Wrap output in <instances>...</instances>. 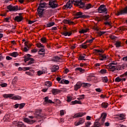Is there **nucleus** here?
I'll return each instance as SVG.
<instances>
[{"label": "nucleus", "instance_id": "nucleus-1", "mask_svg": "<svg viewBox=\"0 0 127 127\" xmlns=\"http://www.w3.org/2000/svg\"><path fill=\"white\" fill-rule=\"evenodd\" d=\"M106 118H107V113H103L101 114V116L100 118L99 119L98 121L99 122H94L93 126H92L91 127H100L104 125L105 123V121H106Z\"/></svg>", "mask_w": 127, "mask_h": 127}, {"label": "nucleus", "instance_id": "nucleus-2", "mask_svg": "<svg viewBox=\"0 0 127 127\" xmlns=\"http://www.w3.org/2000/svg\"><path fill=\"white\" fill-rule=\"evenodd\" d=\"M46 5H47V4L46 2L41 3V1H40L37 10L40 17H42L43 15V11H44V9L43 8H44Z\"/></svg>", "mask_w": 127, "mask_h": 127}, {"label": "nucleus", "instance_id": "nucleus-3", "mask_svg": "<svg viewBox=\"0 0 127 127\" xmlns=\"http://www.w3.org/2000/svg\"><path fill=\"white\" fill-rule=\"evenodd\" d=\"M95 53L96 55H100L99 59L101 61H104V60H106L107 59V56L106 55L102 54L105 52V51L101 49V50H97L95 49Z\"/></svg>", "mask_w": 127, "mask_h": 127}, {"label": "nucleus", "instance_id": "nucleus-4", "mask_svg": "<svg viewBox=\"0 0 127 127\" xmlns=\"http://www.w3.org/2000/svg\"><path fill=\"white\" fill-rule=\"evenodd\" d=\"M71 3L74 4L76 6H78L79 8H84L86 3L82 1V0H73L71 1Z\"/></svg>", "mask_w": 127, "mask_h": 127}, {"label": "nucleus", "instance_id": "nucleus-5", "mask_svg": "<svg viewBox=\"0 0 127 127\" xmlns=\"http://www.w3.org/2000/svg\"><path fill=\"white\" fill-rule=\"evenodd\" d=\"M98 9L99 13H107V10H108L106 8V6L104 4L100 5Z\"/></svg>", "mask_w": 127, "mask_h": 127}, {"label": "nucleus", "instance_id": "nucleus-6", "mask_svg": "<svg viewBox=\"0 0 127 127\" xmlns=\"http://www.w3.org/2000/svg\"><path fill=\"white\" fill-rule=\"evenodd\" d=\"M7 8L9 10V11H17V10H18V6H12L11 5H9L7 6Z\"/></svg>", "mask_w": 127, "mask_h": 127}, {"label": "nucleus", "instance_id": "nucleus-7", "mask_svg": "<svg viewBox=\"0 0 127 127\" xmlns=\"http://www.w3.org/2000/svg\"><path fill=\"white\" fill-rule=\"evenodd\" d=\"M127 14V6L124 9L117 11V15Z\"/></svg>", "mask_w": 127, "mask_h": 127}, {"label": "nucleus", "instance_id": "nucleus-8", "mask_svg": "<svg viewBox=\"0 0 127 127\" xmlns=\"http://www.w3.org/2000/svg\"><path fill=\"white\" fill-rule=\"evenodd\" d=\"M49 5L50 7L52 8H56V7H58V3H56V0L50 1L49 2Z\"/></svg>", "mask_w": 127, "mask_h": 127}, {"label": "nucleus", "instance_id": "nucleus-9", "mask_svg": "<svg viewBox=\"0 0 127 127\" xmlns=\"http://www.w3.org/2000/svg\"><path fill=\"white\" fill-rule=\"evenodd\" d=\"M75 18L78 19V18H85L86 15H83V12H77L75 13Z\"/></svg>", "mask_w": 127, "mask_h": 127}, {"label": "nucleus", "instance_id": "nucleus-10", "mask_svg": "<svg viewBox=\"0 0 127 127\" xmlns=\"http://www.w3.org/2000/svg\"><path fill=\"white\" fill-rule=\"evenodd\" d=\"M85 123V118H80L78 120V121L75 122L74 123V126L76 127H78V126H80V125H83Z\"/></svg>", "mask_w": 127, "mask_h": 127}, {"label": "nucleus", "instance_id": "nucleus-11", "mask_svg": "<svg viewBox=\"0 0 127 127\" xmlns=\"http://www.w3.org/2000/svg\"><path fill=\"white\" fill-rule=\"evenodd\" d=\"M13 125H15V126L17 127H26V126L22 122L14 121L13 122Z\"/></svg>", "mask_w": 127, "mask_h": 127}, {"label": "nucleus", "instance_id": "nucleus-12", "mask_svg": "<svg viewBox=\"0 0 127 127\" xmlns=\"http://www.w3.org/2000/svg\"><path fill=\"white\" fill-rule=\"evenodd\" d=\"M81 87H82V82L78 81L74 86V91H77L79 89H81Z\"/></svg>", "mask_w": 127, "mask_h": 127}, {"label": "nucleus", "instance_id": "nucleus-13", "mask_svg": "<svg viewBox=\"0 0 127 127\" xmlns=\"http://www.w3.org/2000/svg\"><path fill=\"white\" fill-rule=\"evenodd\" d=\"M86 115L85 112H79L75 114L73 116V119H76V118H81L83 117V116H85Z\"/></svg>", "mask_w": 127, "mask_h": 127}, {"label": "nucleus", "instance_id": "nucleus-14", "mask_svg": "<svg viewBox=\"0 0 127 127\" xmlns=\"http://www.w3.org/2000/svg\"><path fill=\"white\" fill-rule=\"evenodd\" d=\"M24 122L25 123H27V124H29V125H33L36 122L35 120H30L28 118H26L24 119Z\"/></svg>", "mask_w": 127, "mask_h": 127}, {"label": "nucleus", "instance_id": "nucleus-15", "mask_svg": "<svg viewBox=\"0 0 127 127\" xmlns=\"http://www.w3.org/2000/svg\"><path fill=\"white\" fill-rule=\"evenodd\" d=\"M112 118L115 119V121H119V120H125L126 119V116H125V115L124 114H120L119 116H117V117Z\"/></svg>", "mask_w": 127, "mask_h": 127}, {"label": "nucleus", "instance_id": "nucleus-16", "mask_svg": "<svg viewBox=\"0 0 127 127\" xmlns=\"http://www.w3.org/2000/svg\"><path fill=\"white\" fill-rule=\"evenodd\" d=\"M62 35H64V36H71L72 35V32H68L67 31H64L61 33Z\"/></svg>", "mask_w": 127, "mask_h": 127}, {"label": "nucleus", "instance_id": "nucleus-17", "mask_svg": "<svg viewBox=\"0 0 127 127\" xmlns=\"http://www.w3.org/2000/svg\"><path fill=\"white\" fill-rule=\"evenodd\" d=\"M22 41H23V42H24V45H25V46H26V47H24V48H27V47L28 48H30L31 46H32V44H31L27 41H25V39H23L22 40Z\"/></svg>", "mask_w": 127, "mask_h": 127}, {"label": "nucleus", "instance_id": "nucleus-18", "mask_svg": "<svg viewBox=\"0 0 127 127\" xmlns=\"http://www.w3.org/2000/svg\"><path fill=\"white\" fill-rule=\"evenodd\" d=\"M45 103H46V104H54V102L52 101V100L49 99V97H48V96L45 97Z\"/></svg>", "mask_w": 127, "mask_h": 127}, {"label": "nucleus", "instance_id": "nucleus-19", "mask_svg": "<svg viewBox=\"0 0 127 127\" xmlns=\"http://www.w3.org/2000/svg\"><path fill=\"white\" fill-rule=\"evenodd\" d=\"M61 92V90L58 89H53L52 90V93L53 95H57L58 94H60V93Z\"/></svg>", "mask_w": 127, "mask_h": 127}, {"label": "nucleus", "instance_id": "nucleus-20", "mask_svg": "<svg viewBox=\"0 0 127 127\" xmlns=\"http://www.w3.org/2000/svg\"><path fill=\"white\" fill-rule=\"evenodd\" d=\"M64 7L65 9H67V8L70 9V8L72 7V4L70 2V1H69L64 5Z\"/></svg>", "mask_w": 127, "mask_h": 127}, {"label": "nucleus", "instance_id": "nucleus-21", "mask_svg": "<svg viewBox=\"0 0 127 127\" xmlns=\"http://www.w3.org/2000/svg\"><path fill=\"white\" fill-rule=\"evenodd\" d=\"M23 19V18L21 16H16L14 18L15 21H17V22H20Z\"/></svg>", "mask_w": 127, "mask_h": 127}, {"label": "nucleus", "instance_id": "nucleus-22", "mask_svg": "<svg viewBox=\"0 0 127 127\" xmlns=\"http://www.w3.org/2000/svg\"><path fill=\"white\" fill-rule=\"evenodd\" d=\"M14 96V94H4L3 95V98H9V99H12V97Z\"/></svg>", "mask_w": 127, "mask_h": 127}, {"label": "nucleus", "instance_id": "nucleus-23", "mask_svg": "<svg viewBox=\"0 0 127 127\" xmlns=\"http://www.w3.org/2000/svg\"><path fill=\"white\" fill-rule=\"evenodd\" d=\"M59 70V66L58 65H54L51 68L52 72H56V71H58Z\"/></svg>", "mask_w": 127, "mask_h": 127}, {"label": "nucleus", "instance_id": "nucleus-24", "mask_svg": "<svg viewBox=\"0 0 127 127\" xmlns=\"http://www.w3.org/2000/svg\"><path fill=\"white\" fill-rule=\"evenodd\" d=\"M11 100H21V96H19L18 95H16V96H13L12 97V99Z\"/></svg>", "mask_w": 127, "mask_h": 127}, {"label": "nucleus", "instance_id": "nucleus-25", "mask_svg": "<svg viewBox=\"0 0 127 127\" xmlns=\"http://www.w3.org/2000/svg\"><path fill=\"white\" fill-rule=\"evenodd\" d=\"M38 53L40 55H44L45 54V49H41L39 52Z\"/></svg>", "mask_w": 127, "mask_h": 127}, {"label": "nucleus", "instance_id": "nucleus-26", "mask_svg": "<svg viewBox=\"0 0 127 127\" xmlns=\"http://www.w3.org/2000/svg\"><path fill=\"white\" fill-rule=\"evenodd\" d=\"M45 86H47V87H48V88H50V87H51V86H52V82L51 81H46L45 83Z\"/></svg>", "mask_w": 127, "mask_h": 127}, {"label": "nucleus", "instance_id": "nucleus-27", "mask_svg": "<svg viewBox=\"0 0 127 127\" xmlns=\"http://www.w3.org/2000/svg\"><path fill=\"white\" fill-rule=\"evenodd\" d=\"M105 68L108 69V71H112V63H110L108 65H106Z\"/></svg>", "mask_w": 127, "mask_h": 127}, {"label": "nucleus", "instance_id": "nucleus-28", "mask_svg": "<svg viewBox=\"0 0 127 127\" xmlns=\"http://www.w3.org/2000/svg\"><path fill=\"white\" fill-rule=\"evenodd\" d=\"M64 23H67L68 24H74V22L71 21L69 20H64Z\"/></svg>", "mask_w": 127, "mask_h": 127}, {"label": "nucleus", "instance_id": "nucleus-29", "mask_svg": "<svg viewBox=\"0 0 127 127\" xmlns=\"http://www.w3.org/2000/svg\"><path fill=\"white\" fill-rule=\"evenodd\" d=\"M27 56H28V57H25V59H24V62H25V63L27 62V61H29V60H30L31 59V58H30V56H31L30 55L28 54V55H27Z\"/></svg>", "mask_w": 127, "mask_h": 127}, {"label": "nucleus", "instance_id": "nucleus-30", "mask_svg": "<svg viewBox=\"0 0 127 127\" xmlns=\"http://www.w3.org/2000/svg\"><path fill=\"white\" fill-rule=\"evenodd\" d=\"M60 57H58V56H54L53 58V61H54L55 62H59V60H60Z\"/></svg>", "mask_w": 127, "mask_h": 127}, {"label": "nucleus", "instance_id": "nucleus-31", "mask_svg": "<svg viewBox=\"0 0 127 127\" xmlns=\"http://www.w3.org/2000/svg\"><path fill=\"white\" fill-rule=\"evenodd\" d=\"M71 104L72 105H76V104L82 105V102H81L80 101L75 100V101H72Z\"/></svg>", "mask_w": 127, "mask_h": 127}, {"label": "nucleus", "instance_id": "nucleus-32", "mask_svg": "<svg viewBox=\"0 0 127 127\" xmlns=\"http://www.w3.org/2000/svg\"><path fill=\"white\" fill-rule=\"evenodd\" d=\"M92 7V4H87L86 6L84 5V7L83 8H82V9H90V8H91Z\"/></svg>", "mask_w": 127, "mask_h": 127}, {"label": "nucleus", "instance_id": "nucleus-33", "mask_svg": "<svg viewBox=\"0 0 127 127\" xmlns=\"http://www.w3.org/2000/svg\"><path fill=\"white\" fill-rule=\"evenodd\" d=\"M108 103H106V102H103L101 104V106H102V108H103V109H107V107H108Z\"/></svg>", "mask_w": 127, "mask_h": 127}, {"label": "nucleus", "instance_id": "nucleus-34", "mask_svg": "<svg viewBox=\"0 0 127 127\" xmlns=\"http://www.w3.org/2000/svg\"><path fill=\"white\" fill-rule=\"evenodd\" d=\"M90 86H91V84L90 83L82 82V87L83 88H86V87H90Z\"/></svg>", "mask_w": 127, "mask_h": 127}, {"label": "nucleus", "instance_id": "nucleus-35", "mask_svg": "<svg viewBox=\"0 0 127 127\" xmlns=\"http://www.w3.org/2000/svg\"><path fill=\"white\" fill-rule=\"evenodd\" d=\"M18 55V53L16 52H13L10 54V56H12V57H17V56Z\"/></svg>", "mask_w": 127, "mask_h": 127}, {"label": "nucleus", "instance_id": "nucleus-36", "mask_svg": "<svg viewBox=\"0 0 127 127\" xmlns=\"http://www.w3.org/2000/svg\"><path fill=\"white\" fill-rule=\"evenodd\" d=\"M89 31L88 28H85L81 30L80 31H79V33H86Z\"/></svg>", "mask_w": 127, "mask_h": 127}, {"label": "nucleus", "instance_id": "nucleus-37", "mask_svg": "<svg viewBox=\"0 0 127 127\" xmlns=\"http://www.w3.org/2000/svg\"><path fill=\"white\" fill-rule=\"evenodd\" d=\"M122 43L120 42L119 41H117L115 45H116V47L119 48V47H122Z\"/></svg>", "mask_w": 127, "mask_h": 127}, {"label": "nucleus", "instance_id": "nucleus-38", "mask_svg": "<svg viewBox=\"0 0 127 127\" xmlns=\"http://www.w3.org/2000/svg\"><path fill=\"white\" fill-rule=\"evenodd\" d=\"M34 63V59L33 58H31L28 63V65H31Z\"/></svg>", "mask_w": 127, "mask_h": 127}, {"label": "nucleus", "instance_id": "nucleus-39", "mask_svg": "<svg viewBox=\"0 0 127 127\" xmlns=\"http://www.w3.org/2000/svg\"><path fill=\"white\" fill-rule=\"evenodd\" d=\"M79 97L77 98V99L78 100V101H80V100H83V99H85V95L84 94L79 95Z\"/></svg>", "mask_w": 127, "mask_h": 127}, {"label": "nucleus", "instance_id": "nucleus-40", "mask_svg": "<svg viewBox=\"0 0 127 127\" xmlns=\"http://www.w3.org/2000/svg\"><path fill=\"white\" fill-rule=\"evenodd\" d=\"M55 24V23L52 22L47 24V27H51V26H53Z\"/></svg>", "mask_w": 127, "mask_h": 127}, {"label": "nucleus", "instance_id": "nucleus-41", "mask_svg": "<svg viewBox=\"0 0 127 127\" xmlns=\"http://www.w3.org/2000/svg\"><path fill=\"white\" fill-rule=\"evenodd\" d=\"M75 71H79V72H80L81 73L83 72V71H84V69H83L81 67H76L75 68Z\"/></svg>", "mask_w": 127, "mask_h": 127}, {"label": "nucleus", "instance_id": "nucleus-42", "mask_svg": "<svg viewBox=\"0 0 127 127\" xmlns=\"http://www.w3.org/2000/svg\"><path fill=\"white\" fill-rule=\"evenodd\" d=\"M47 41L46 38L45 37H43L41 39V42L42 43H46Z\"/></svg>", "mask_w": 127, "mask_h": 127}, {"label": "nucleus", "instance_id": "nucleus-43", "mask_svg": "<svg viewBox=\"0 0 127 127\" xmlns=\"http://www.w3.org/2000/svg\"><path fill=\"white\" fill-rule=\"evenodd\" d=\"M16 82H17V77H15L14 78V79H13L11 83L12 84V85H14L15 84V83H16Z\"/></svg>", "mask_w": 127, "mask_h": 127}, {"label": "nucleus", "instance_id": "nucleus-44", "mask_svg": "<svg viewBox=\"0 0 127 127\" xmlns=\"http://www.w3.org/2000/svg\"><path fill=\"white\" fill-rule=\"evenodd\" d=\"M37 47H38L39 48H44V45H42V44H41L40 43H39L37 44Z\"/></svg>", "mask_w": 127, "mask_h": 127}, {"label": "nucleus", "instance_id": "nucleus-45", "mask_svg": "<svg viewBox=\"0 0 127 127\" xmlns=\"http://www.w3.org/2000/svg\"><path fill=\"white\" fill-rule=\"evenodd\" d=\"M25 106V103H21L19 104V109H23Z\"/></svg>", "mask_w": 127, "mask_h": 127}, {"label": "nucleus", "instance_id": "nucleus-46", "mask_svg": "<svg viewBox=\"0 0 127 127\" xmlns=\"http://www.w3.org/2000/svg\"><path fill=\"white\" fill-rule=\"evenodd\" d=\"M108 77H104L102 78V81L103 83H108Z\"/></svg>", "mask_w": 127, "mask_h": 127}, {"label": "nucleus", "instance_id": "nucleus-47", "mask_svg": "<svg viewBox=\"0 0 127 127\" xmlns=\"http://www.w3.org/2000/svg\"><path fill=\"white\" fill-rule=\"evenodd\" d=\"M92 125V123L90 122H87L85 124V127H90V126Z\"/></svg>", "mask_w": 127, "mask_h": 127}, {"label": "nucleus", "instance_id": "nucleus-48", "mask_svg": "<svg viewBox=\"0 0 127 127\" xmlns=\"http://www.w3.org/2000/svg\"><path fill=\"white\" fill-rule=\"evenodd\" d=\"M67 99L66 100L67 102L68 103H69V102H71L72 101V97L71 96H67Z\"/></svg>", "mask_w": 127, "mask_h": 127}, {"label": "nucleus", "instance_id": "nucleus-49", "mask_svg": "<svg viewBox=\"0 0 127 127\" xmlns=\"http://www.w3.org/2000/svg\"><path fill=\"white\" fill-rule=\"evenodd\" d=\"M0 87L2 88H5V87H7V83H3L0 84Z\"/></svg>", "mask_w": 127, "mask_h": 127}, {"label": "nucleus", "instance_id": "nucleus-50", "mask_svg": "<svg viewBox=\"0 0 127 127\" xmlns=\"http://www.w3.org/2000/svg\"><path fill=\"white\" fill-rule=\"evenodd\" d=\"M79 60H85V55L80 56L79 57Z\"/></svg>", "mask_w": 127, "mask_h": 127}, {"label": "nucleus", "instance_id": "nucleus-51", "mask_svg": "<svg viewBox=\"0 0 127 127\" xmlns=\"http://www.w3.org/2000/svg\"><path fill=\"white\" fill-rule=\"evenodd\" d=\"M100 73H101V74H106V73H107V70L105 69H101L100 71Z\"/></svg>", "mask_w": 127, "mask_h": 127}, {"label": "nucleus", "instance_id": "nucleus-52", "mask_svg": "<svg viewBox=\"0 0 127 127\" xmlns=\"http://www.w3.org/2000/svg\"><path fill=\"white\" fill-rule=\"evenodd\" d=\"M92 78H93V76L92 75H89L87 76V80L89 82H91L92 81Z\"/></svg>", "mask_w": 127, "mask_h": 127}, {"label": "nucleus", "instance_id": "nucleus-53", "mask_svg": "<svg viewBox=\"0 0 127 127\" xmlns=\"http://www.w3.org/2000/svg\"><path fill=\"white\" fill-rule=\"evenodd\" d=\"M122 81V78H120V77H117L116 78H115V82H121Z\"/></svg>", "mask_w": 127, "mask_h": 127}, {"label": "nucleus", "instance_id": "nucleus-54", "mask_svg": "<svg viewBox=\"0 0 127 127\" xmlns=\"http://www.w3.org/2000/svg\"><path fill=\"white\" fill-rule=\"evenodd\" d=\"M127 71L125 73H124V74L120 75V77L121 78H126V77H127Z\"/></svg>", "mask_w": 127, "mask_h": 127}, {"label": "nucleus", "instance_id": "nucleus-55", "mask_svg": "<svg viewBox=\"0 0 127 127\" xmlns=\"http://www.w3.org/2000/svg\"><path fill=\"white\" fill-rule=\"evenodd\" d=\"M9 117V115H5V116L3 118L4 121H8V117Z\"/></svg>", "mask_w": 127, "mask_h": 127}, {"label": "nucleus", "instance_id": "nucleus-56", "mask_svg": "<svg viewBox=\"0 0 127 127\" xmlns=\"http://www.w3.org/2000/svg\"><path fill=\"white\" fill-rule=\"evenodd\" d=\"M105 31H100L98 32V34L100 35V36H102V35H103V34H105Z\"/></svg>", "mask_w": 127, "mask_h": 127}, {"label": "nucleus", "instance_id": "nucleus-57", "mask_svg": "<svg viewBox=\"0 0 127 127\" xmlns=\"http://www.w3.org/2000/svg\"><path fill=\"white\" fill-rule=\"evenodd\" d=\"M115 70H117V66H112V72L115 71Z\"/></svg>", "mask_w": 127, "mask_h": 127}, {"label": "nucleus", "instance_id": "nucleus-58", "mask_svg": "<svg viewBox=\"0 0 127 127\" xmlns=\"http://www.w3.org/2000/svg\"><path fill=\"white\" fill-rule=\"evenodd\" d=\"M43 74V71L41 70H39L37 71V74L38 76H40L41 75H42Z\"/></svg>", "mask_w": 127, "mask_h": 127}, {"label": "nucleus", "instance_id": "nucleus-59", "mask_svg": "<svg viewBox=\"0 0 127 127\" xmlns=\"http://www.w3.org/2000/svg\"><path fill=\"white\" fill-rule=\"evenodd\" d=\"M30 69L29 67H23L24 71H28Z\"/></svg>", "mask_w": 127, "mask_h": 127}, {"label": "nucleus", "instance_id": "nucleus-60", "mask_svg": "<svg viewBox=\"0 0 127 127\" xmlns=\"http://www.w3.org/2000/svg\"><path fill=\"white\" fill-rule=\"evenodd\" d=\"M95 91L98 93H101V92H102V89H101V88H96L95 89Z\"/></svg>", "mask_w": 127, "mask_h": 127}, {"label": "nucleus", "instance_id": "nucleus-61", "mask_svg": "<svg viewBox=\"0 0 127 127\" xmlns=\"http://www.w3.org/2000/svg\"><path fill=\"white\" fill-rule=\"evenodd\" d=\"M60 116L62 117V116H64V110L60 111Z\"/></svg>", "mask_w": 127, "mask_h": 127}, {"label": "nucleus", "instance_id": "nucleus-62", "mask_svg": "<svg viewBox=\"0 0 127 127\" xmlns=\"http://www.w3.org/2000/svg\"><path fill=\"white\" fill-rule=\"evenodd\" d=\"M38 50L37 49H33L31 51L32 53H36L37 52Z\"/></svg>", "mask_w": 127, "mask_h": 127}, {"label": "nucleus", "instance_id": "nucleus-63", "mask_svg": "<svg viewBox=\"0 0 127 127\" xmlns=\"http://www.w3.org/2000/svg\"><path fill=\"white\" fill-rule=\"evenodd\" d=\"M117 127H127V126H125L122 125H121V124H117Z\"/></svg>", "mask_w": 127, "mask_h": 127}, {"label": "nucleus", "instance_id": "nucleus-64", "mask_svg": "<svg viewBox=\"0 0 127 127\" xmlns=\"http://www.w3.org/2000/svg\"><path fill=\"white\" fill-rule=\"evenodd\" d=\"M122 60H123V61H127V56L123 58Z\"/></svg>", "mask_w": 127, "mask_h": 127}]
</instances>
